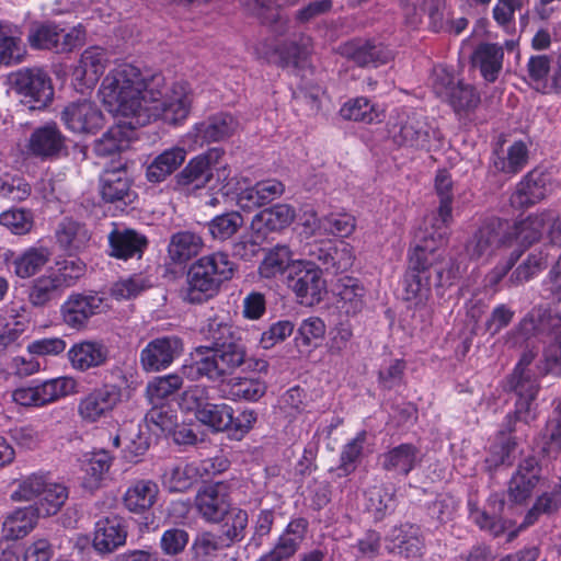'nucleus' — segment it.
<instances>
[{
  "label": "nucleus",
  "instance_id": "1",
  "mask_svg": "<svg viewBox=\"0 0 561 561\" xmlns=\"http://www.w3.org/2000/svg\"><path fill=\"white\" fill-rule=\"evenodd\" d=\"M168 90L162 75L145 77L137 67L125 64L106 75L99 93L110 112L133 116V123L146 125L152 107L163 100Z\"/></svg>",
  "mask_w": 561,
  "mask_h": 561
},
{
  "label": "nucleus",
  "instance_id": "2",
  "mask_svg": "<svg viewBox=\"0 0 561 561\" xmlns=\"http://www.w3.org/2000/svg\"><path fill=\"white\" fill-rule=\"evenodd\" d=\"M442 253H436L427 242L416 244L409 254V266L403 277V299L414 307L424 306L431 297L432 275L438 288L450 286L459 275V266L448 261L439 262Z\"/></svg>",
  "mask_w": 561,
  "mask_h": 561
},
{
  "label": "nucleus",
  "instance_id": "3",
  "mask_svg": "<svg viewBox=\"0 0 561 561\" xmlns=\"http://www.w3.org/2000/svg\"><path fill=\"white\" fill-rule=\"evenodd\" d=\"M267 367L266 360L248 357L247 347L240 342L214 352L196 347L181 370L191 380L205 377L213 382H224L240 368L266 373Z\"/></svg>",
  "mask_w": 561,
  "mask_h": 561
},
{
  "label": "nucleus",
  "instance_id": "4",
  "mask_svg": "<svg viewBox=\"0 0 561 561\" xmlns=\"http://www.w3.org/2000/svg\"><path fill=\"white\" fill-rule=\"evenodd\" d=\"M237 265L225 252L218 251L196 260L187 270L184 286L180 290L183 301L201 305L214 298L225 282L230 280Z\"/></svg>",
  "mask_w": 561,
  "mask_h": 561
},
{
  "label": "nucleus",
  "instance_id": "5",
  "mask_svg": "<svg viewBox=\"0 0 561 561\" xmlns=\"http://www.w3.org/2000/svg\"><path fill=\"white\" fill-rule=\"evenodd\" d=\"M545 228V217L541 215H530L524 220L514 224L512 227L504 225V233L508 236L507 245L515 241L524 249L514 250L510 256L500 262L489 274L491 285L499 284L513 268L522 256L524 250L535 242L539 241Z\"/></svg>",
  "mask_w": 561,
  "mask_h": 561
},
{
  "label": "nucleus",
  "instance_id": "6",
  "mask_svg": "<svg viewBox=\"0 0 561 561\" xmlns=\"http://www.w3.org/2000/svg\"><path fill=\"white\" fill-rule=\"evenodd\" d=\"M389 135L399 147L430 150L433 140L440 139V133L415 112L398 114L391 123Z\"/></svg>",
  "mask_w": 561,
  "mask_h": 561
},
{
  "label": "nucleus",
  "instance_id": "7",
  "mask_svg": "<svg viewBox=\"0 0 561 561\" xmlns=\"http://www.w3.org/2000/svg\"><path fill=\"white\" fill-rule=\"evenodd\" d=\"M434 93L447 102L456 113H467L474 110L480 103L477 90L461 80H456L450 71L444 67H435L432 76Z\"/></svg>",
  "mask_w": 561,
  "mask_h": 561
},
{
  "label": "nucleus",
  "instance_id": "8",
  "mask_svg": "<svg viewBox=\"0 0 561 561\" xmlns=\"http://www.w3.org/2000/svg\"><path fill=\"white\" fill-rule=\"evenodd\" d=\"M14 91L30 108H43L51 102L54 88L48 73L42 68H23L10 76Z\"/></svg>",
  "mask_w": 561,
  "mask_h": 561
},
{
  "label": "nucleus",
  "instance_id": "9",
  "mask_svg": "<svg viewBox=\"0 0 561 561\" xmlns=\"http://www.w3.org/2000/svg\"><path fill=\"white\" fill-rule=\"evenodd\" d=\"M85 39V32L81 26L72 27L69 32L53 22L32 25L27 42L34 49L51 50L57 54L71 51L81 46Z\"/></svg>",
  "mask_w": 561,
  "mask_h": 561
},
{
  "label": "nucleus",
  "instance_id": "10",
  "mask_svg": "<svg viewBox=\"0 0 561 561\" xmlns=\"http://www.w3.org/2000/svg\"><path fill=\"white\" fill-rule=\"evenodd\" d=\"M507 388L517 397L513 414L506 416L505 427L508 433L514 431V423H529L536 417L534 401L539 391V385L533 373L513 371L507 379Z\"/></svg>",
  "mask_w": 561,
  "mask_h": 561
},
{
  "label": "nucleus",
  "instance_id": "11",
  "mask_svg": "<svg viewBox=\"0 0 561 561\" xmlns=\"http://www.w3.org/2000/svg\"><path fill=\"white\" fill-rule=\"evenodd\" d=\"M287 284L299 299V302L306 306L319 304L322 300V293L325 290L322 271L312 262L293 264Z\"/></svg>",
  "mask_w": 561,
  "mask_h": 561
},
{
  "label": "nucleus",
  "instance_id": "12",
  "mask_svg": "<svg viewBox=\"0 0 561 561\" xmlns=\"http://www.w3.org/2000/svg\"><path fill=\"white\" fill-rule=\"evenodd\" d=\"M225 151L215 147L194 157L176 174V183L182 187L199 190L205 187L214 175L217 176V168L221 167Z\"/></svg>",
  "mask_w": 561,
  "mask_h": 561
},
{
  "label": "nucleus",
  "instance_id": "13",
  "mask_svg": "<svg viewBox=\"0 0 561 561\" xmlns=\"http://www.w3.org/2000/svg\"><path fill=\"white\" fill-rule=\"evenodd\" d=\"M65 127L73 134H95L105 124V117L95 102L79 100L67 104L60 113Z\"/></svg>",
  "mask_w": 561,
  "mask_h": 561
},
{
  "label": "nucleus",
  "instance_id": "14",
  "mask_svg": "<svg viewBox=\"0 0 561 561\" xmlns=\"http://www.w3.org/2000/svg\"><path fill=\"white\" fill-rule=\"evenodd\" d=\"M183 351V341L176 335L156 337L141 350L140 365L147 373H157L170 367Z\"/></svg>",
  "mask_w": 561,
  "mask_h": 561
},
{
  "label": "nucleus",
  "instance_id": "15",
  "mask_svg": "<svg viewBox=\"0 0 561 561\" xmlns=\"http://www.w3.org/2000/svg\"><path fill=\"white\" fill-rule=\"evenodd\" d=\"M195 507L207 523L219 524L233 507L229 488L222 482L202 488L195 496Z\"/></svg>",
  "mask_w": 561,
  "mask_h": 561
},
{
  "label": "nucleus",
  "instance_id": "16",
  "mask_svg": "<svg viewBox=\"0 0 561 561\" xmlns=\"http://www.w3.org/2000/svg\"><path fill=\"white\" fill-rule=\"evenodd\" d=\"M121 400V388L116 385L105 383L81 398L78 413L83 421L94 423L108 416Z\"/></svg>",
  "mask_w": 561,
  "mask_h": 561
},
{
  "label": "nucleus",
  "instance_id": "17",
  "mask_svg": "<svg viewBox=\"0 0 561 561\" xmlns=\"http://www.w3.org/2000/svg\"><path fill=\"white\" fill-rule=\"evenodd\" d=\"M504 225L500 220L483 222L466 243V253L470 260H486L501 247H507Z\"/></svg>",
  "mask_w": 561,
  "mask_h": 561
},
{
  "label": "nucleus",
  "instance_id": "18",
  "mask_svg": "<svg viewBox=\"0 0 561 561\" xmlns=\"http://www.w3.org/2000/svg\"><path fill=\"white\" fill-rule=\"evenodd\" d=\"M103 298L96 293L71 294L61 305L60 312L64 323L76 330L87 327L89 320L100 313Z\"/></svg>",
  "mask_w": 561,
  "mask_h": 561
},
{
  "label": "nucleus",
  "instance_id": "19",
  "mask_svg": "<svg viewBox=\"0 0 561 561\" xmlns=\"http://www.w3.org/2000/svg\"><path fill=\"white\" fill-rule=\"evenodd\" d=\"M340 54L358 67H379L392 59V51L375 39L355 38L339 47Z\"/></svg>",
  "mask_w": 561,
  "mask_h": 561
},
{
  "label": "nucleus",
  "instance_id": "20",
  "mask_svg": "<svg viewBox=\"0 0 561 561\" xmlns=\"http://www.w3.org/2000/svg\"><path fill=\"white\" fill-rule=\"evenodd\" d=\"M192 92L186 82H174L165 93L163 100L152 107L151 116L160 115L172 125L185 121L191 112Z\"/></svg>",
  "mask_w": 561,
  "mask_h": 561
},
{
  "label": "nucleus",
  "instance_id": "21",
  "mask_svg": "<svg viewBox=\"0 0 561 561\" xmlns=\"http://www.w3.org/2000/svg\"><path fill=\"white\" fill-rule=\"evenodd\" d=\"M127 525L123 517L111 514L95 523L92 546L101 554H110L126 543Z\"/></svg>",
  "mask_w": 561,
  "mask_h": 561
},
{
  "label": "nucleus",
  "instance_id": "22",
  "mask_svg": "<svg viewBox=\"0 0 561 561\" xmlns=\"http://www.w3.org/2000/svg\"><path fill=\"white\" fill-rule=\"evenodd\" d=\"M131 183V179L124 165L104 170L99 179V190L102 199L111 204H131L136 198Z\"/></svg>",
  "mask_w": 561,
  "mask_h": 561
},
{
  "label": "nucleus",
  "instance_id": "23",
  "mask_svg": "<svg viewBox=\"0 0 561 561\" xmlns=\"http://www.w3.org/2000/svg\"><path fill=\"white\" fill-rule=\"evenodd\" d=\"M541 480V466L535 457L523 459L512 476L507 494L515 504L526 502Z\"/></svg>",
  "mask_w": 561,
  "mask_h": 561
},
{
  "label": "nucleus",
  "instance_id": "24",
  "mask_svg": "<svg viewBox=\"0 0 561 561\" xmlns=\"http://www.w3.org/2000/svg\"><path fill=\"white\" fill-rule=\"evenodd\" d=\"M110 351L107 346L95 340H83L75 343L67 353L73 369L88 371L106 364Z\"/></svg>",
  "mask_w": 561,
  "mask_h": 561
},
{
  "label": "nucleus",
  "instance_id": "25",
  "mask_svg": "<svg viewBox=\"0 0 561 561\" xmlns=\"http://www.w3.org/2000/svg\"><path fill=\"white\" fill-rule=\"evenodd\" d=\"M202 334L204 340L209 343L202 347H208L211 352L242 342L240 329L228 317L219 314L207 320L202 329Z\"/></svg>",
  "mask_w": 561,
  "mask_h": 561
},
{
  "label": "nucleus",
  "instance_id": "26",
  "mask_svg": "<svg viewBox=\"0 0 561 561\" xmlns=\"http://www.w3.org/2000/svg\"><path fill=\"white\" fill-rule=\"evenodd\" d=\"M28 151L41 159H53L65 149V136L55 123L37 127L30 136Z\"/></svg>",
  "mask_w": 561,
  "mask_h": 561
},
{
  "label": "nucleus",
  "instance_id": "27",
  "mask_svg": "<svg viewBox=\"0 0 561 561\" xmlns=\"http://www.w3.org/2000/svg\"><path fill=\"white\" fill-rule=\"evenodd\" d=\"M128 122H119L118 124L110 127L99 139L93 144V151L99 157H110L119 153L129 147L134 138V130L137 126L133 123V116H128Z\"/></svg>",
  "mask_w": 561,
  "mask_h": 561
},
{
  "label": "nucleus",
  "instance_id": "28",
  "mask_svg": "<svg viewBox=\"0 0 561 561\" xmlns=\"http://www.w3.org/2000/svg\"><path fill=\"white\" fill-rule=\"evenodd\" d=\"M108 62L104 48L92 46L83 50L78 66L73 70V77L87 88L94 87L104 73Z\"/></svg>",
  "mask_w": 561,
  "mask_h": 561
},
{
  "label": "nucleus",
  "instance_id": "29",
  "mask_svg": "<svg viewBox=\"0 0 561 561\" xmlns=\"http://www.w3.org/2000/svg\"><path fill=\"white\" fill-rule=\"evenodd\" d=\"M420 450L413 444H400L380 456L385 471L407 477L420 463Z\"/></svg>",
  "mask_w": 561,
  "mask_h": 561
},
{
  "label": "nucleus",
  "instance_id": "30",
  "mask_svg": "<svg viewBox=\"0 0 561 561\" xmlns=\"http://www.w3.org/2000/svg\"><path fill=\"white\" fill-rule=\"evenodd\" d=\"M21 27L10 21L0 20V66H14L22 62L25 47Z\"/></svg>",
  "mask_w": 561,
  "mask_h": 561
},
{
  "label": "nucleus",
  "instance_id": "31",
  "mask_svg": "<svg viewBox=\"0 0 561 561\" xmlns=\"http://www.w3.org/2000/svg\"><path fill=\"white\" fill-rule=\"evenodd\" d=\"M110 255L116 259L128 260L130 257H140L147 248V238L133 230L115 229L108 234Z\"/></svg>",
  "mask_w": 561,
  "mask_h": 561
},
{
  "label": "nucleus",
  "instance_id": "32",
  "mask_svg": "<svg viewBox=\"0 0 561 561\" xmlns=\"http://www.w3.org/2000/svg\"><path fill=\"white\" fill-rule=\"evenodd\" d=\"M38 511L33 505L10 513L2 523V538L18 540L27 536L36 526Z\"/></svg>",
  "mask_w": 561,
  "mask_h": 561
},
{
  "label": "nucleus",
  "instance_id": "33",
  "mask_svg": "<svg viewBox=\"0 0 561 561\" xmlns=\"http://www.w3.org/2000/svg\"><path fill=\"white\" fill-rule=\"evenodd\" d=\"M238 127L228 113H218L195 125L196 136L205 142H216L230 137Z\"/></svg>",
  "mask_w": 561,
  "mask_h": 561
},
{
  "label": "nucleus",
  "instance_id": "34",
  "mask_svg": "<svg viewBox=\"0 0 561 561\" xmlns=\"http://www.w3.org/2000/svg\"><path fill=\"white\" fill-rule=\"evenodd\" d=\"M186 158V151L173 147L158 154L147 167L146 178L151 183H161L171 175Z\"/></svg>",
  "mask_w": 561,
  "mask_h": 561
},
{
  "label": "nucleus",
  "instance_id": "35",
  "mask_svg": "<svg viewBox=\"0 0 561 561\" xmlns=\"http://www.w3.org/2000/svg\"><path fill=\"white\" fill-rule=\"evenodd\" d=\"M296 211L288 204H276L257 213L252 226L257 231H278L288 227L295 219Z\"/></svg>",
  "mask_w": 561,
  "mask_h": 561
},
{
  "label": "nucleus",
  "instance_id": "36",
  "mask_svg": "<svg viewBox=\"0 0 561 561\" xmlns=\"http://www.w3.org/2000/svg\"><path fill=\"white\" fill-rule=\"evenodd\" d=\"M334 291L339 297V308L347 314H356L364 307L365 288L353 277L337 279Z\"/></svg>",
  "mask_w": 561,
  "mask_h": 561
},
{
  "label": "nucleus",
  "instance_id": "37",
  "mask_svg": "<svg viewBox=\"0 0 561 561\" xmlns=\"http://www.w3.org/2000/svg\"><path fill=\"white\" fill-rule=\"evenodd\" d=\"M543 179L537 172H529L518 183L511 196V204L516 208H527L545 197Z\"/></svg>",
  "mask_w": 561,
  "mask_h": 561
},
{
  "label": "nucleus",
  "instance_id": "38",
  "mask_svg": "<svg viewBox=\"0 0 561 561\" xmlns=\"http://www.w3.org/2000/svg\"><path fill=\"white\" fill-rule=\"evenodd\" d=\"M58 282L53 273L35 278L27 290L28 302L35 308H41L58 300L64 293Z\"/></svg>",
  "mask_w": 561,
  "mask_h": 561
},
{
  "label": "nucleus",
  "instance_id": "39",
  "mask_svg": "<svg viewBox=\"0 0 561 561\" xmlns=\"http://www.w3.org/2000/svg\"><path fill=\"white\" fill-rule=\"evenodd\" d=\"M504 51L497 44H481L474 50L472 61L480 68L481 75L489 82H494L502 69Z\"/></svg>",
  "mask_w": 561,
  "mask_h": 561
},
{
  "label": "nucleus",
  "instance_id": "40",
  "mask_svg": "<svg viewBox=\"0 0 561 561\" xmlns=\"http://www.w3.org/2000/svg\"><path fill=\"white\" fill-rule=\"evenodd\" d=\"M56 237L64 250L73 253L87 247L91 234L85 225L65 218L58 226Z\"/></svg>",
  "mask_w": 561,
  "mask_h": 561
},
{
  "label": "nucleus",
  "instance_id": "41",
  "mask_svg": "<svg viewBox=\"0 0 561 561\" xmlns=\"http://www.w3.org/2000/svg\"><path fill=\"white\" fill-rule=\"evenodd\" d=\"M158 484L151 480H139L129 486L124 496L125 506L133 513L149 510L157 500Z\"/></svg>",
  "mask_w": 561,
  "mask_h": 561
},
{
  "label": "nucleus",
  "instance_id": "42",
  "mask_svg": "<svg viewBox=\"0 0 561 561\" xmlns=\"http://www.w3.org/2000/svg\"><path fill=\"white\" fill-rule=\"evenodd\" d=\"M203 248L202 238L191 231H180L171 237L168 254L172 262L184 263L197 255Z\"/></svg>",
  "mask_w": 561,
  "mask_h": 561
},
{
  "label": "nucleus",
  "instance_id": "43",
  "mask_svg": "<svg viewBox=\"0 0 561 561\" xmlns=\"http://www.w3.org/2000/svg\"><path fill=\"white\" fill-rule=\"evenodd\" d=\"M162 479L169 491L185 492L198 480V471L195 462H178L165 468Z\"/></svg>",
  "mask_w": 561,
  "mask_h": 561
},
{
  "label": "nucleus",
  "instance_id": "44",
  "mask_svg": "<svg viewBox=\"0 0 561 561\" xmlns=\"http://www.w3.org/2000/svg\"><path fill=\"white\" fill-rule=\"evenodd\" d=\"M112 462L113 457L105 449L85 454L81 460V468L87 476L84 485L90 489L96 488L104 474L108 472Z\"/></svg>",
  "mask_w": 561,
  "mask_h": 561
},
{
  "label": "nucleus",
  "instance_id": "45",
  "mask_svg": "<svg viewBox=\"0 0 561 561\" xmlns=\"http://www.w3.org/2000/svg\"><path fill=\"white\" fill-rule=\"evenodd\" d=\"M229 397L232 400L257 401L266 392V383L254 377H232L227 381Z\"/></svg>",
  "mask_w": 561,
  "mask_h": 561
},
{
  "label": "nucleus",
  "instance_id": "46",
  "mask_svg": "<svg viewBox=\"0 0 561 561\" xmlns=\"http://www.w3.org/2000/svg\"><path fill=\"white\" fill-rule=\"evenodd\" d=\"M230 548L219 533L213 530L199 531L193 539L190 552L194 559L213 560L218 553Z\"/></svg>",
  "mask_w": 561,
  "mask_h": 561
},
{
  "label": "nucleus",
  "instance_id": "47",
  "mask_svg": "<svg viewBox=\"0 0 561 561\" xmlns=\"http://www.w3.org/2000/svg\"><path fill=\"white\" fill-rule=\"evenodd\" d=\"M50 251L45 247H33L25 250L14 262L15 274L28 278L38 273L49 261Z\"/></svg>",
  "mask_w": 561,
  "mask_h": 561
},
{
  "label": "nucleus",
  "instance_id": "48",
  "mask_svg": "<svg viewBox=\"0 0 561 561\" xmlns=\"http://www.w3.org/2000/svg\"><path fill=\"white\" fill-rule=\"evenodd\" d=\"M225 519L226 522L222 525V530L219 535L231 548L245 538L249 525V514L245 510L233 506Z\"/></svg>",
  "mask_w": 561,
  "mask_h": 561
},
{
  "label": "nucleus",
  "instance_id": "49",
  "mask_svg": "<svg viewBox=\"0 0 561 561\" xmlns=\"http://www.w3.org/2000/svg\"><path fill=\"white\" fill-rule=\"evenodd\" d=\"M340 114L345 119L371 124L381 119L382 111L368 99L356 98L346 102Z\"/></svg>",
  "mask_w": 561,
  "mask_h": 561
},
{
  "label": "nucleus",
  "instance_id": "50",
  "mask_svg": "<svg viewBox=\"0 0 561 561\" xmlns=\"http://www.w3.org/2000/svg\"><path fill=\"white\" fill-rule=\"evenodd\" d=\"M527 161V146L523 141H515L508 147L506 156L496 154L493 168L505 174H516L525 168Z\"/></svg>",
  "mask_w": 561,
  "mask_h": 561
},
{
  "label": "nucleus",
  "instance_id": "51",
  "mask_svg": "<svg viewBox=\"0 0 561 561\" xmlns=\"http://www.w3.org/2000/svg\"><path fill=\"white\" fill-rule=\"evenodd\" d=\"M197 420L216 432H224L233 423V409L226 403H211L199 411Z\"/></svg>",
  "mask_w": 561,
  "mask_h": 561
},
{
  "label": "nucleus",
  "instance_id": "52",
  "mask_svg": "<svg viewBox=\"0 0 561 561\" xmlns=\"http://www.w3.org/2000/svg\"><path fill=\"white\" fill-rule=\"evenodd\" d=\"M366 437V431H360L353 439L343 446L340 454V465L335 469L339 478L346 477L356 470L357 462L363 454Z\"/></svg>",
  "mask_w": 561,
  "mask_h": 561
},
{
  "label": "nucleus",
  "instance_id": "53",
  "mask_svg": "<svg viewBox=\"0 0 561 561\" xmlns=\"http://www.w3.org/2000/svg\"><path fill=\"white\" fill-rule=\"evenodd\" d=\"M77 387V380L68 376L48 379L37 385L43 407L62 397L76 393Z\"/></svg>",
  "mask_w": 561,
  "mask_h": 561
},
{
  "label": "nucleus",
  "instance_id": "54",
  "mask_svg": "<svg viewBox=\"0 0 561 561\" xmlns=\"http://www.w3.org/2000/svg\"><path fill=\"white\" fill-rule=\"evenodd\" d=\"M547 267V257L542 252L529 253L526 260H524L510 275L507 283L508 286L522 285Z\"/></svg>",
  "mask_w": 561,
  "mask_h": 561
},
{
  "label": "nucleus",
  "instance_id": "55",
  "mask_svg": "<svg viewBox=\"0 0 561 561\" xmlns=\"http://www.w3.org/2000/svg\"><path fill=\"white\" fill-rule=\"evenodd\" d=\"M312 218L313 224L318 222L319 229L342 238L352 234L356 227L355 217L346 213H331L320 219L312 214Z\"/></svg>",
  "mask_w": 561,
  "mask_h": 561
},
{
  "label": "nucleus",
  "instance_id": "56",
  "mask_svg": "<svg viewBox=\"0 0 561 561\" xmlns=\"http://www.w3.org/2000/svg\"><path fill=\"white\" fill-rule=\"evenodd\" d=\"M291 262V252L287 245L277 244L268 251L259 266L262 277L272 278L282 274Z\"/></svg>",
  "mask_w": 561,
  "mask_h": 561
},
{
  "label": "nucleus",
  "instance_id": "57",
  "mask_svg": "<svg viewBox=\"0 0 561 561\" xmlns=\"http://www.w3.org/2000/svg\"><path fill=\"white\" fill-rule=\"evenodd\" d=\"M68 499V490L59 483H46L39 502H36L34 508L38 511V516L55 515Z\"/></svg>",
  "mask_w": 561,
  "mask_h": 561
},
{
  "label": "nucleus",
  "instance_id": "58",
  "mask_svg": "<svg viewBox=\"0 0 561 561\" xmlns=\"http://www.w3.org/2000/svg\"><path fill=\"white\" fill-rule=\"evenodd\" d=\"M432 231H427L421 237L419 244H427L434 248L436 253H440L438 247L443 244L448 236V229L453 222V207H448V217H443L440 213V205L437 211L430 218Z\"/></svg>",
  "mask_w": 561,
  "mask_h": 561
},
{
  "label": "nucleus",
  "instance_id": "59",
  "mask_svg": "<svg viewBox=\"0 0 561 561\" xmlns=\"http://www.w3.org/2000/svg\"><path fill=\"white\" fill-rule=\"evenodd\" d=\"M561 508V484L558 483L556 486L548 492H543L539 495L533 507L527 512L524 524H534L541 514H553Z\"/></svg>",
  "mask_w": 561,
  "mask_h": 561
},
{
  "label": "nucleus",
  "instance_id": "60",
  "mask_svg": "<svg viewBox=\"0 0 561 561\" xmlns=\"http://www.w3.org/2000/svg\"><path fill=\"white\" fill-rule=\"evenodd\" d=\"M243 226V217L239 211H229L214 217L208 222V230L216 240L230 239Z\"/></svg>",
  "mask_w": 561,
  "mask_h": 561
},
{
  "label": "nucleus",
  "instance_id": "61",
  "mask_svg": "<svg viewBox=\"0 0 561 561\" xmlns=\"http://www.w3.org/2000/svg\"><path fill=\"white\" fill-rule=\"evenodd\" d=\"M393 507V494L381 486L369 488L365 493V508L376 520Z\"/></svg>",
  "mask_w": 561,
  "mask_h": 561
},
{
  "label": "nucleus",
  "instance_id": "62",
  "mask_svg": "<svg viewBox=\"0 0 561 561\" xmlns=\"http://www.w3.org/2000/svg\"><path fill=\"white\" fill-rule=\"evenodd\" d=\"M183 377L185 376L182 373L156 377L147 386L151 402L163 400L178 391L183 385Z\"/></svg>",
  "mask_w": 561,
  "mask_h": 561
},
{
  "label": "nucleus",
  "instance_id": "63",
  "mask_svg": "<svg viewBox=\"0 0 561 561\" xmlns=\"http://www.w3.org/2000/svg\"><path fill=\"white\" fill-rule=\"evenodd\" d=\"M210 390L205 385L190 386L182 392L179 404L185 411H194L197 417L199 411L210 402Z\"/></svg>",
  "mask_w": 561,
  "mask_h": 561
},
{
  "label": "nucleus",
  "instance_id": "64",
  "mask_svg": "<svg viewBox=\"0 0 561 561\" xmlns=\"http://www.w3.org/2000/svg\"><path fill=\"white\" fill-rule=\"evenodd\" d=\"M388 552L398 561H420L422 558L423 545L417 536H403L392 547H387Z\"/></svg>",
  "mask_w": 561,
  "mask_h": 561
}]
</instances>
